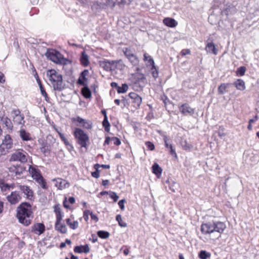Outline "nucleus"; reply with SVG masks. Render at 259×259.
Wrapping results in <instances>:
<instances>
[{
    "mask_svg": "<svg viewBox=\"0 0 259 259\" xmlns=\"http://www.w3.org/2000/svg\"><path fill=\"white\" fill-rule=\"evenodd\" d=\"M226 228V225L224 223L211 221L203 223L201 226V231L205 235H209L210 239L214 240L221 237Z\"/></svg>",
    "mask_w": 259,
    "mask_h": 259,
    "instance_id": "f257e3e1",
    "label": "nucleus"
},
{
    "mask_svg": "<svg viewBox=\"0 0 259 259\" xmlns=\"http://www.w3.org/2000/svg\"><path fill=\"white\" fill-rule=\"evenodd\" d=\"M17 217L20 223L25 226L30 224L31 218H32L31 205L28 202L22 203L17 208Z\"/></svg>",
    "mask_w": 259,
    "mask_h": 259,
    "instance_id": "f03ea898",
    "label": "nucleus"
},
{
    "mask_svg": "<svg viewBox=\"0 0 259 259\" xmlns=\"http://www.w3.org/2000/svg\"><path fill=\"white\" fill-rule=\"evenodd\" d=\"M47 75L49 77V80L51 81L54 90L61 91L64 89L62 76L55 70H48Z\"/></svg>",
    "mask_w": 259,
    "mask_h": 259,
    "instance_id": "7ed1b4c3",
    "label": "nucleus"
},
{
    "mask_svg": "<svg viewBox=\"0 0 259 259\" xmlns=\"http://www.w3.org/2000/svg\"><path fill=\"white\" fill-rule=\"evenodd\" d=\"M47 58L57 64L66 65L71 63V61L65 58L57 50H48L46 53Z\"/></svg>",
    "mask_w": 259,
    "mask_h": 259,
    "instance_id": "20e7f679",
    "label": "nucleus"
},
{
    "mask_svg": "<svg viewBox=\"0 0 259 259\" xmlns=\"http://www.w3.org/2000/svg\"><path fill=\"white\" fill-rule=\"evenodd\" d=\"M74 136L77 140V143L81 145L82 147L86 148L87 143L89 140L88 135L84 132L83 130L79 128H76L74 131Z\"/></svg>",
    "mask_w": 259,
    "mask_h": 259,
    "instance_id": "39448f33",
    "label": "nucleus"
},
{
    "mask_svg": "<svg viewBox=\"0 0 259 259\" xmlns=\"http://www.w3.org/2000/svg\"><path fill=\"white\" fill-rule=\"evenodd\" d=\"M13 145V140L10 135H6L5 139L3 140L2 144L0 145L1 154H6L8 152V150L12 148Z\"/></svg>",
    "mask_w": 259,
    "mask_h": 259,
    "instance_id": "423d86ee",
    "label": "nucleus"
},
{
    "mask_svg": "<svg viewBox=\"0 0 259 259\" xmlns=\"http://www.w3.org/2000/svg\"><path fill=\"white\" fill-rule=\"evenodd\" d=\"M27 153L21 150L16 151L13 153L10 158V161H19L21 163H25L27 161Z\"/></svg>",
    "mask_w": 259,
    "mask_h": 259,
    "instance_id": "0eeeda50",
    "label": "nucleus"
},
{
    "mask_svg": "<svg viewBox=\"0 0 259 259\" xmlns=\"http://www.w3.org/2000/svg\"><path fill=\"white\" fill-rule=\"evenodd\" d=\"M144 60L145 62H147L149 66L150 67V72L151 73L152 76L155 79L158 76V71L157 68L155 65L154 61L152 57L148 55L146 53L144 55Z\"/></svg>",
    "mask_w": 259,
    "mask_h": 259,
    "instance_id": "6e6552de",
    "label": "nucleus"
},
{
    "mask_svg": "<svg viewBox=\"0 0 259 259\" xmlns=\"http://www.w3.org/2000/svg\"><path fill=\"white\" fill-rule=\"evenodd\" d=\"M118 62L116 61L104 60L100 61L99 65L107 71H112L114 70L117 66Z\"/></svg>",
    "mask_w": 259,
    "mask_h": 259,
    "instance_id": "1a4fd4ad",
    "label": "nucleus"
},
{
    "mask_svg": "<svg viewBox=\"0 0 259 259\" xmlns=\"http://www.w3.org/2000/svg\"><path fill=\"white\" fill-rule=\"evenodd\" d=\"M13 116V120L14 123L17 125H23L25 122L23 114H21L19 109H14L12 111Z\"/></svg>",
    "mask_w": 259,
    "mask_h": 259,
    "instance_id": "9d476101",
    "label": "nucleus"
},
{
    "mask_svg": "<svg viewBox=\"0 0 259 259\" xmlns=\"http://www.w3.org/2000/svg\"><path fill=\"white\" fill-rule=\"evenodd\" d=\"M7 199L11 204H16L20 201L21 196L18 192L15 191L12 192L10 195H8Z\"/></svg>",
    "mask_w": 259,
    "mask_h": 259,
    "instance_id": "9b49d317",
    "label": "nucleus"
},
{
    "mask_svg": "<svg viewBox=\"0 0 259 259\" xmlns=\"http://www.w3.org/2000/svg\"><path fill=\"white\" fill-rule=\"evenodd\" d=\"M128 96L132 100L133 106L136 109L139 108L142 101V98L136 93H131Z\"/></svg>",
    "mask_w": 259,
    "mask_h": 259,
    "instance_id": "f8f14e48",
    "label": "nucleus"
},
{
    "mask_svg": "<svg viewBox=\"0 0 259 259\" xmlns=\"http://www.w3.org/2000/svg\"><path fill=\"white\" fill-rule=\"evenodd\" d=\"M18 188L26 196V198L29 200L32 199L33 197V191L29 186L26 185H18Z\"/></svg>",
    "mask_w": 259,
    "mask_h": 259,
    "instance_id": "ddd939ff",
    "label": "nucleus"
},
{
    "mask_svg": "<svg viewBox=\"0 0 259 259\" xmlns=\"http://www.w3.org/2000/svg\"><path fill=\"white\" fill-rule=\"evenodd\" d=\"M179 110L184 115H192L194 113V110L188 104H182L179 107Z\"/></svg>",
    "mask_w": 259,
    "mask_h": 259,
    "instance_id": "4468645a",
    "label": "nucleus"
},
{
    "mask_svg": "<svg viewBox=\"0 0 259 259\" xmlns=\"http://www.w3.org/2000/svg\"><path fill=\"white\" fill-rule=\"evenodd\" d=\"M54 182H56L55 186L57 187L59 189H63L66 188H67L69 186V184L65 180L62 179L61 178H57L54 179L53 180Z\"/></svg>",
    "mask_w": 259,
    "mask_h": 259,
    "instance_id": "2eb2a0df",
    "label": "nucleus"
},
{
    "mask_svg": "<svg viewBox=\"0 0 259 259\" xmlns=\"http://www.w3.org/2000/svg\"><path fill=\"white\" fill-rule=\"evenodd\" d=\"M33 177L34 179L41 186L42 188L44 189H47L48 186L46 184L45 180L44 179L42 176L38 173L35 174Z\"/></svg>",
    "mask_w": 259,
    "mask_h": 259,
    "instance_id": "dca6fc26",
    "label": "nucleus"
},
{
    "mask_svg": "<svg viewBox=\"0 0 259 259\" xmlns=\"http://www.w3.org/2000/svg\"><path fill=\"white\" fill-rule=\"evenodd\" d=\"M45 230V226L42 223H36L32 227V231L38 235L42 234Z\"/></svg>",
    "mask_w": 259,
    "mask_h": 259,
    "instance_id": "f3484780",
    "label": "nucleus"
},
{
    "mask_svg": "<svg viewBox=\"0 0 259 259\" xmlns=\"http://www.w3.org/2000/svg\"><path fill=\"white\" fill-rule=\"evenodd\" d=\"M123 53L125 57L132 63H137V57L133 52H132L131 50H125L124 51H123Z\"/></svg>",
    "mask_w": 259,
    "mask_h": 259,
    "instance_id": "a211bd4d",
    "label": "nucleus"
},
{
    "mask_svg": "<svg viewBox=\"0 0 259 259\" xmlns=\"http://www.w3.org/2000/svg\"><path fill=\"white\" fill-rule=\"evenodd\" d=\"M163 139L165 147L166 148H169V153L171 155H175V157H177V154L175 150L173 148L172 144L169 142L170 140L166 136H164Z\"/></svg>",
    "mask_w": 259,
    "mask_h": 259,
    "instance_id": "6ab92c4d",
    "label": "nucleus"
},
{
    "mask_svg": "<svg viewBox=\"0 0 259 259\" xmlns=\"http://www.w3.org/2000/svg\"><path fill=\"white\" fill-rule=\"evenodd\" d=\"M74 251L76 253L84 252L87 253L90 251V248L88 244L84 245L76 246L74 248Z\"/></svg>",
    "mask_w": 259,
    "mask_h": 259,
    "instance_id": "aec40b11",
    "label": "nucleus"
},
{
    "mask_svg": "<svg viewBox=\"0 0 259 259\" xmlns=\"http://www.w3.org/2000/svg\"><path fill=\"white\" fill-rule=\"evenodd\" d=\"M34 71L35 72L34 77L36 80L37 83L39 85V87L40 88L41 94L43 96H44L45 97L46 100H47V98H48V95H47L46 92L45 91L44 88L42 87V85L41 83V81L38 77V74L37 73L36 70H35L34 69Z\"/></svg>",
    "mask_w": 259,
    "mask_h": 259,
    "instance_id": "412c9836",
    "label": "nucleus"
},
{
    "mask_svg": "<svg viewBox=\"0 0 259 259\" xmlns=\"http://www.w3.org/2000/svg\"><path fill=\"white\" fill-rule=\"evenodd\" d=\"M80 61L81 64L84 67H87L89 65L90 62L89 60V56L85 53V51H82L81 52L80 57Z\"/></svg>",
    "mask_w": 259,
    "mask_h": 259,
    "instance_id": "4be33fe9",
    "label": "nucleus"
},
{
    "mask_svg": "<svg viewBox=\"0 0 259 259\" xmlns=\"http://www.w3.org/2000/svg\"><path fill=\"white\" fill-rule=\"evenodd\" d=\"M232 85L231 83H222L218 88V92L219 95H223L228 92L227 89Z\"/></svg>",
    "mask_w": 259,
    "mask_h": 259,
    "instance_id": "5701e85b",
    "label": "nucleus"
},
{
    "mask_svg": "<svg viewBox=\"0 0 259 259\" xmlns=\"http://www.w3.org/2000/svg\"><path fill=\"white\" fill-rule=\"evenodd\" d=\"M0 120L3 121L8 129L12 130L13 127V123L10 118L7 117H4L0 114Z\"/></svg>",
    "mask_w": 259,
    "mask_h": 259,
    "instance_id": "b1692460",
    "label": "nucleus"
},
{
    "mask_svg": "<svg viewBox=\"0 0 259 259\" xmlns=\"http://www.w3.org/2000/svg\"><path fill=\"white\" fill-rule=\"evenodd\" d=\"M163 22L165 25L170 27H176L178 24L177 21L174 19L171 18H164Z\"/></svg>",
    "mask_w": 259,
    "mask_h": 259,
    "instance_id": "393cba45",
    "label": "nucleus"
},
{
    "mask_svg": "<svg viewBox=\"0 0 259 259\" xmlns=\"http://www.w3.org/2000/svg\"><path fill=\"white\" fill-rule=\"evenodd\" d=\"M135 79L136 81L135 83H142L143 85L145 84L146 82V78L145 75L142 73H137L135 75Z\"/></svg>",
    "mask_w": 259,
    "mask_h": 259,
    "instance_id": "a878e982",
    "label": "nucleus"
},
{
    "mask_svg": "<svg viewBox=\"0 0 259 259\" xmlns=\"http://www.w3.org/2000/svg\"><path fill=\"white\" fill-rule=\"evenodd\" d=\"M19 136L23 141H27L31 140L29 133L26 132L24 129H21L19 131Z\"/></svg>",
    "mask_w": 259,
    "mask_h": 259,
    "instance_id": "bb28decb",
    "label": "nucleus"
},
{
    "mask_svg": "<svg viewBox=\"0 0 259 259\" xmlns=\"http://www.w3.org/2000/svg\"><path fill=\"white\" fill-rule=\"evenodd\" d=\"M55 228L61 233L65 234L67 232L66 227L64 224H61V222H56Z\"/></svg>",
    "mask_w": 259,
    "mask_h": 259,
    "instance_id": "cd10ccee",
    "label": "nucleus"
},
{
    "mask_svg": "<svg viewBox=\"0 0 259 259\" xmlns=\"http://www.w3.org/2000/svg\"><path fill=\"white\" fill-rule=\"evenodd\" d=\"M234 84L237 88V89L243 91L245 89V82L243 80L240 79H237L234 83Z\"/></svg>",
    "mask_w": 259,
    "mask_h": 259,
    "instance_id": "c85d7f7f",
    "label": "nucleus"
},
{
    "mask_svg": "<svg viewBox=\"0 0 259 259\" xmlns=\"http://www.w3.org/2000/svg\"><path fill=\"white\" fill-rule=\"evenodd\" d=\"M152 171L157 176H159L161 174L162 169L157 163H155L152 165Z\"/></svg>",
    "mask_w": 259,
    "mask_h": 259,
    "instance_id": "c756f323",
    "label": "nucleus"
},
{
    "mask_svg": "<svg viewBox=\"0 0 259 259\" xmlns=\"http://www.w3.org/2000/svg\"><path fill=\"white\" fill-rule=\"evenodd\" d=\"M98 236L102 239H106L109 237L110 234L105 231H99L97 232Z\"/></svg>",
    "mask_w": 259,
    "mask_h": 259,
    "instance_id": "7c9ffc66",
    "label": "nucleus"
},
{
    "mask_svg": "<svg viewBox=\"0 0 259 259\" xmlns=\"http://www.w3.org/2000/svg\"><path fill=\"white\" fill-rule=\"evenodd\" d=\"M116 220L118 222L119 225L121 227H126L127 224L122 221V217L120 214H118L116 217Z\"/></svg>",
    "mask_w": 259,
    "mask_h": 259,
    "instance_id": "2f4dec72",
    "label": "nucleus"
},
{
    "mask_svg": "<svg viewBox=\"0 0 259 259\" xmlns=\"http://www.w3.org/2000/svg\"><path fill=\"white\" fill-rule=\"evenodd\" d=\"M103 126L105 128V130L106 132L109 131V127L110 126V123L108 121L107 117H105L104 118L103 121L102 122Z\"/></svg>",
    "mask_w": 259,
    "mask_h": 259,
    "instance_id": "473e14b6",
    "label": "nucleus"
},
{
    "mask_svg": "<svg viewBox=\"0 0 259 259\" xmlns=\"http://www.w3.org/2000/svg\"><path fill=\"white\" fill-rule=\"evenodd\" d=\"M210 254L205 250H201L199 253V257L201 259H206L207 257H210Z\"/></svg>",
    "mask_w": 259,
    "mask_h": 259,
    "instance_id": "72a5a7b5",
    "label": "nucleus"
},
{
    "mask_svg": "<svg viewBox=\"0 0 259 259\" xmlns=\"http://www.w3.org/2000/svg\"><path fill=\"white\" fill-rule=\"evenodd\" d=\"M82 95L86 98H89L91 96L90 90L88 88H83L82 90Z\"/></svg>",
    "mask_w": 259,
    "mask_h": 259,
    "instance_id": "f704fd0d",
    "label": "nucleus"
},
{
    "mask_svg": "<svg viewBox=\"0 0 259 259\" xmlns=\"http://www.w3.org/2000/svg\"><path fill=\"white\" fill-rule=\"evenodd\" d=\"M128 88V87L126 83L122 84V87L118 88L117 92L118 93H124L127 91Z\"/></svg>",
    "mask_w": 259,
    "mask_h": 259,
    "instance_id": "c9c22d12",
    "label": "nucleus"
},
{
    "mask_svg": "<svg viewBox=\"0 0 259 259\" xmlns=\"http://www.w3.org/2000/svg\"><path fill=\"white\" fill-rule=\"evenodd\" d=\"M107 5L110 7H114L116 4H120L122 0H106Z\"/></svg>",
    "mask_w": 259,
    "mask_h": 259,
    "instance_id": "e433bc0d",
    "label": "nucleus"
},
{
    "mask_svg": "<svg viewBox=\"0 0 259 259\" xmlns=\"http://www.w3.org/2000/svg\"><path fill=\"white\" fill-rule=\"evenodd\" d=\"M0 188L3 192H7L10 191V187H9V184H6L4 183H0Z\"/></svg>",
    "mask_w": 259,
    "mask_h": 259,
    "instance_id": "4c0bfd02",
    "label": "nucleus"
},
{
    "mask_svg": "<svg viewBox=\"0 0 259 259\" xmlns=\"http://www.w3.org/2000/svg\"><path fill=\"white\" fill-rule=\"evenodd\" d=\"M246 68L244 66H241L237 69L236 74L237 75L242 76L244 74Z\"/></svg>",
    "mask_w": 259,
    "mask_h": 259,
    "instance_id": "58836bf2",
    "label": "nucleus"
},
{
    "mask_svg": "<svg viewBox=\"0 0 259 259\" xmlns=\"http://www.w3.org/2000/svg\"><path fill=\"white\" fill-rule=\"evenodd\" d=\"M166 183L169 184V188L172 192H174L176 191V190L178 187V185L176 184V183H173L172 184L171 181L170 182L169 180L166 181Z\"/></svg>",
    "mask_w": 259,
    "mask_h": 259,
    "instance_id": "ea45409f",
    "label": "nucleus"
},
{
    "mask_svg": "<svg viewBox=\"0 0 259 259\" xmlns=\"http://www.w3.org/2000/svg\"><path fill=\"white\" fill-rule=\"evenodd\" d=\"M58 133L59 135V137L61 140L64 142V144L66 146L67 145H69L70 143L68 140L65 137L64 135L60 133L59 131H58Z\"/></svg>",
    "mask_w": 259,
    "mask_h": 259,
    "instance_id": "a19ab883",
    "label": "nucleus"
},
{
    "mask_svg": "<svg viewBox=\"0 0 259 259\" xmlns=\"http://www.w3.org/2000/svg\"><path fill=\"white\" fill-rule=\"evenodd\" d=\"M82 126L86 129H91L92 127V123L89 121L85 120L82 124Z\"/></svg>",
    "mask_w": 259,
    "mask_h": 259,
    "instance_id": "79ce46f5",
    "label": "nucleus"
},
{
    "mask_svg": "<svg viewBox=\"0 0 259 259\" xmlns=\"http://www.w3.org/2000/svg\"><path fill=\"white\" fill-rule=\"evenodd\" d=\"M109 195L110 197L113 199L114 202H116L119 198L118 196L114 192H109Z\"/></svg>",
    "mask_w": 259,
    "mask_h": 259,
    "instance_id": "37998d69",
    "label": "nucleus"
},
{
    "mask_svg": "<svg viewBox=\"0 0 259 259\" xmlns=\"http://www.w3.org/2000/svg\"><path fill=\"white\" fill-rule=\"evenodd\" d=\"M161 100L163 101V103H164L165 107H166L167 106L168 104L170 103V102L168 100V98L165 95H163L161 96Z\"/></svg>",
    "mask_w": 259,
    "mask_h": 259,
    "instance_id": "c03bdc74",
    "label": "nucleus"
},
{
    "mask_svg": "<svg viewBox=\"0 0 259 259\" xmlns=\"http://www.w3.org/2000/svg\"><path fill=\"white\" fill-rule=\"evenodd\" d=\"M215 49V46L211 41L208 40L206 44L205 49Z\"/></svg>",
    "mask_w": 259,
    "mask_h": 259,
    "instance_id": "a18cd8bd",
    "label": "nucleus"
},
{
    "mask_svg": "<svg viewBox=\"0 0 259 259\" xmlns=\"http://www.w3.org/2000/svg\"><path fill=\"white\" fill-rule=\"evenodd\" d=\"M111 141L113 142V144L115 145H119L121 144V142L119 140V139L116 138V137H112L111 138Z\"/></svg>",
    "mask_w": 259,
    "mask_h": 259,
    "instance_id": "49530a36",
    "label": "nucleus"
},
{
    "mask_svg": "<svg viewBox=\"0 0 259 259\" xmlns=\"http://www.w3.org/2000/svg\"><path fill=\"white\" fill-rule=\"evenodd\" d=\"M69 226L71 229L74 230L78 228V223L77 221H74L72 223L71 222Z\"/></svg>",
    "mask_w": 259,
    "mask_h": 259,
    "instance_id": "de8ad7c7",
    "label": "nucleus"
},
{
    "mask_svg": "<svg viewBox=\"0 0 259 259\" xmlns=\"http://www.w3.org/2000/svg\"><path fill=\"white\" fill-rule=\"evenodd\" d=\"M145 144L148 149L150 150H153L155 148L154 145L150 141L146 142Z\"/></svg>",
    "mask_w": 259,
    "mask_h": 259,
    "instance_id": "09e8293b",
    "label": "nucleus"
},
{
    "mask_svg": "<svg viewBox=\"0 0 259 259\" xmlns=\"http://www.w3.org/2000/svg\"><path fill=\"white\" fill-rule=\"evenodd\" d=\"M11 169H14V172L15 173L16 175H21L22 173V170L21 169V170H19V169L15 166L12 167Z\"/></svg>",
    "mask_w": 259,
    "mask_h": 259,
    "instance_id": "8fccbe9b",
    "label": "nucleus"
},
{
    "mask_svg": "<svg viewBox=\"0 0 259 259\" xmlns=\"http://www.w3.org/2000/svg\"><path fill=\"white\" fill-rule=\"evenodd\" d=\"M88 74H89V71L88 70H84L83 71H82L81 73L80 77L82 78L83 79H87V78H86V76L88 75Z\"/></svg>",
    "mask_w": 259,
    "mask_h": 259,
    "instance_id": "3c124183",
    "label": "nucleus"
},
{
    "mask_svg": "<svg viewBox=\"0 0 259 259\" xmlns=\"http://www.w3.org/2000/svg\"><path fill=\"white\" fill-rule=\"evenodd\" d=\"M95 168L96 170L92 172V176L94 178H98L99 177V171L98 169V167H96Z\"/></svg>",
    "mask_w": 259,
    "mask_h": 259,
    "instance_id": "603ef678",
    "label": "nucleus"
},
{
    "mask_svg": "<svg viewBox=\"0 0 259 259\" xmlns=\"http://www.w3.org/2000/svg\"><path fill=\"white\" fill-rule=\"evenodd\" d=\"M91 211L89 210H85L83 212V218L87 221L89 219V215L90 214Z\"/></svg>",
    "mask_w": 259,
    "mask_h": 259,
    "instance_id": "864d4df0",
    "label": "nucleus"
},
{
    "mask_svg": "<svg viewBox=\"0 0 259 259\" xmlns=\"http://www.w3.org/2000/svg\"><path fill=\"white\" fill-rule=\"evenodd\" d=\"M56 214V222H61L62 219V212L57 213Z\"/></svg>",
    "mask_w": 259,
    "mask_h": 259,
    "instance_id": "5fc2aeb1",
    "label": "nucleus"
},
{
    "mask_svg": "<svg viewBox=\"0 0 259 259\" xmlns=\"http://www.w3.org/2000/svg\"><path fill=\"white\" fill-rule=\"evenodd\" d=\"M125 201V199H122L118 202L119 206L121 210H123L124 209V203Z\"/></svg>",
    "mask_w": 259,
    "mask_h": 259,
    "instance_id": "6e6d98bb",
    "label": "nucleus"
},
{
    "mask_svg": "<svg viewBox=\"0 0 259 259\" xmlns=\"http://www.w3.org/2000/svg\"><path fill=\"white\" fill-rule=\"evenodd\" d=\"M102 167L103 168H106V169H109L110 168V165H107V164H102V165H100L99 164H96L95 165V167Z\"/></svg>",
    "mask_w": 259,
    "mask_h": 259,
    "instance_id": "4d7b16f0",
    "label": "nucleus"
},
{
    "mask_svg": "<svg viewBox=\"0 0 259 259\" xmlns=\"http://www.w3.org/2000/svg\"><path fill=\"white\" fill-rule=\"evenodd\" d=\"M73 120L74 121H76L77 122H78L79 123H83V122H84L85 121V119L80 117H76V118H74L73 119Z\"/></svg>",
    "mask_w": 259,
    "mask_h": 259,
    "instance_id": "13d9d810",
    "label": "nucleus"
},
{
    "mask_svg": "<svg viewBox=\"0 0 259 259\" xmlns=\"http://www.w3.org/2000/svg\"><path fill=\"white\" fill-rule=\"evenodd\" d=\"M54 211L55 212L56 214L61 212V208L58 205H55Z\"/></svg>",
    "mask_w": 259,
    "mask_h": 259,
    "instance_id": "bf43d9fd",
    "label": "nucleus"
},
{
    "mask_svg": "<svg viewBox=\"0 0 259 259\" xmlns=\"http://www.w3.org/2000/svg\"><path fill=\"white\" fill-rule=\"evenodd\" d=\"M190 53L189 50H182L181 52V54L182 56H185L187 54H189Z\"/></svg>",
    "mask_w": 259,
    "mask_h": 259,
    "instance_id": "052dcab7",
    "label": "nucleus"
},
{
    "mask_svg": "<svg viewBox=\"0 0 259 259\" xmlns=\"http://www.w3.org/2000/svg\"><path fill=\"white\" fill-rule=\"evenodd\" d=\"M91 218L92 220H94L96 221V222H97L98 221V217L94 214L91 211L90 213Z\"/></svg>",
    "mask_w": 259,
    "mask_h": 259,
    "instance_id": "680f3d73",
    "label": "nucleus"
},
{
    "mask_svg": "<svg viewBox=\"0 0 259 259\" xmlns=\"http://www.w3.org/2000/svg\"><path fill=\"white\" fill-rule=\"evenodd\" d=\"M84 80H87V79H83L81 77H79V79H78L77 83L80 85H84Z\"/></svg>",
    "mask_w": 259,
    "mask_h": 259,
    "instance_id": "e2e57ef3",
    "label": "nucleus"
},
{
    "mask_svg": "<svg viewBox=\"0 0 259 259\" xmlns=\"http://www.w3.org/2000/svg\"><path fill=\"white\" fill-rule=\"evenodd\" d=\"M40 149L41 152H42L44 154L48 153L50 151L48 148H46L45 147V146H43V147H41Z\"/></svg>",
    "mask_w": 259,
    "mask_h": 259,
    "instance_id": "0e129e2a",
    "label": "nucleus"
},
{
    "mask_svg": "<svg viewBox=\"0 0 259 259\" xmlns=\"http://www.w3.org/2000/svg\"><path fill=\"white\" fill-rule=\"evenodd\" d=\"M111 86L113 88H116L117 89V91H118V88H119L120 87H119L118 85V84L117 83L115 82H112L111 83Z\"/></svg>",
    "mask_w": 259,
    "mask_h": 259,
    "instance_id": "69168bd1",
    "label": "nucleus"
},
{
    "mask_svg": "<svg viewBox=\"0 0 259 259\" xmlns=\"http://www.w3.org/2000/svg\"><path fill=\"white\" fill-rule=\"evenodd\" d=\"M110 141H111V138L109 137H106L104 145H105L109 144Z\"/></svg>",
    "mask_w": 259,
    "mask_h": 259,
    "instance_id": "338daca9",
    "label": "nucleus"
},
{
    "mask_svg": "<svg viewBox=\"0 0 259 259\" xmlns=\"http://www.w3.org/2000/svg\"><path fill=\"white\" fill-rule=\"evenodd\" d=\"M66 147L69 152H71L73 150L74 148L70 143H69V145H67Z\"/></svg>",
    "mask_w": 259,
    "mask_h": 259,
    "instance_id": "774afa93",
    "label": "nucleus"
}]
</instances>
